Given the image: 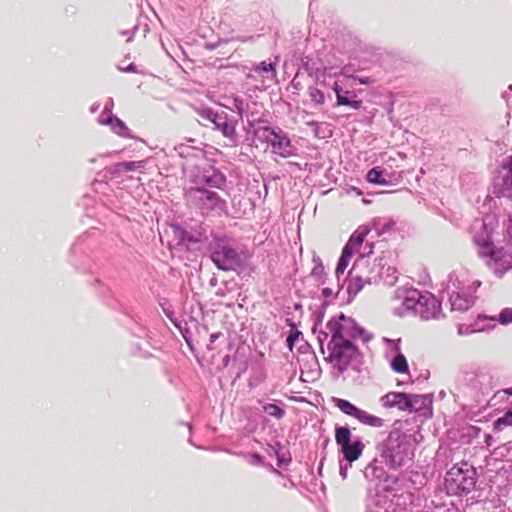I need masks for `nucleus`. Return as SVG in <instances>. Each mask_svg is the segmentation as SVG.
Returning a JSON list of instances; mask_svg holds the SVG:
<instances>
[{
  "label": "nucleus",
  "instance_id": "nucleus-31",
  "mask_svg": "<svg viewBox=\"0 0 512 512\" xmlns=\"http://www.w3.org/2000/svg\"><path fill=\"white\" fill-rule=\"evenodd\" d=\"M507 245L512 246V217H509L506 225Z\"/></svg>",
  "mask_w": 512,
  "mask_h": 512
},
{
  "label": "nucleus",
  "instance_id": "nucleus-30",
  "mask_svg": "<svg viewBox=\"0 0 512 512\" xmlns=\"http://www.w3.org/2000/svg\"><path fill=\"white\" fill-rule=\"evenodd\" d=\"M255 71L259 72H275V64L274 63H267L266 61L261 62L256 68Z\"/></svg>",
  "mask_w": 512,
  "mask_h": 512
},
{
  "label": "nucleus",
  "instance_id": "nucleus-19",
  "mask_svg": "<svg viewBox=\"0 0 512 512\" xmlns=\"http://www.w3.org/2000/svg\"><path fill=\"white\" fill-rule=\"evenodd\" d=\"M353 256L354 255L351 254L350 252L346 251L345 249H342V254H341V257H340V259L338 261L336 270H335V273H336L337 276H339L340 274L344 273V271L348 267V265L350 263V260H351V258Z\"/></svg>",
  "mask_w": 512,
  "mask_h": 512
},
{
  "label": "nucleus",
  "instance_id": "nucleus-16",
  "mask_svg": "<svg viewBox=\"0 0 512 512\" xmlns=\"http://www.w3.org/2000/svg\"><path fill=\"white\" fill-rule=\"evenodd\" d=\"M408 411L419 412L426 408L428 405V398L424 395H409L408 394Z\"/></svg>",
  "mask_w": 512,
  "mask_h": 512
},
{
  "label": "nucleus",
  "instance_id": "nucleus-32",
  "mask_svg": "<svg viewBox=\"0 0 512 512\" xmlns=\"http://www.w3.org/2000/svg\"><path fill=\"white\" fill-rule=\"evenodd\" d=\"M315 134L317 137H321V138H325V137H330L332 135L331 133V130H325V129H322V130H315Z\"/></svg>",
  "mask_w": 512,
  "mask_h": 512
},
{
  "label": "nucleus",
  "instance_id": "nucleus-25",
  "mask_svg": "<svg viewBox=\"0 0 512 512\" xmlns=\"http://www.w3.org/2000/svg\"><path fill=\"white\" fill-rule=\"evenodd\" d=\"M335 92L337 95V102L339 105H351L353 108H359L361 105L360 101H353L350 102L347 97L340 94V91L338 90V86H335Z\"/></svg>",
  "mask_w": 512,
  "mask_h": 512
},
{
  "label": "nucleus",
  "instance_id": "nucleus-6",
  "mask_svg": "<svg viewBox=\"0 0 512 512\" xmlns=\"http://www.w3.org/2000/svg\"><path fill=\"white\" fill-rule=\"evenodd\" d=\"M327 327L332 333L331 341H350L356 331L354 321L341 313L338 319L328 322Z\"/></svg>",
  "mask_w": 512,
  "mask_h": 512
},
{
  "label": "nucleus",
  "instance_id": "nucleus-35",
  "mask_svg": "<svg viewBox=\"0 0 512 512\" xmlns=\"http://www.w3.org/2000/svg\"><path fill=\"white\" fill-rule=\"evenodd\" d=\"M235 130H227V129H224L223 132H224V135L225 136H230L231 134L234 133Z\"/></svg>",
  "mask_w": 512,
  "mask_h": 512
},
{
  "label": "nucleus",
  "instance_id": "nucleus-26",
  "mask_svg": "<svg viewBox=\"0 0 512 512\" xmlns=\"http://www.w3.org/2000/svg\"><path fill=\"white\" fill-rule=\"evenodd\" d=\"M385 273H386L385 282L388 285H394L398 279L397 269L395 267L388 266L385 270Z\"/></svg>",
  "mask_w": 512,
  "mask_h": 512
},
{
  "label": "nucleus",
  "instance_id": "nucleus-5",
  "mask_svg": "<svg viewBox=\"0 0 512 512\" xmlns=\"http://www.w3.org/2000/svg\"><path fill=\"white\" fill-rule=\"evenodd\" d=\"M498 196L512 197V155L502 161L493 180Z\"/></svg>",
  "mask_w": 512,
  "mask_h": 512
},
{
  "label": "nucleus",
  "instance_id": "nucleus-14",
  "mask_svg": "<svg viewBox=\"0 0 512 512\" xmlns=\"http://www.w3.org/2000/svg\"><path fill=\"white\" fill-rule=\"evenodd\" d=\"M384 407H397L401 411H408V394L394 392L382 397Z\"/></svg>",
  "mask_w": 512,
  "mask_h": 512
},
{
  "label": "nucleus",
  "instance_id": "nucleus-36",
  "mask_svg": "<svg viewBox=\"0 0 512 512\" xmlns=\"http://www.w3.org/2000/svg\"><path fill=\"white\" fill-rule=\"evenodd\" d=\"M317 269H319L320 271H322V270H323V266L320 264V265L317 267ZM315 270H316V268L314 269V271H315Z\"/></svg>",
  "mask_w": 512,
  "mask_h": 512
},
{
  "label": "nucleus",
  "instance_id": "nucleus-2",
  "mask_svg": "<svg viewBox=\"0 0 512 512\" xmlns=\"http://www.w3.org/2000/svg\"><path fill=\"white\" fill-rule=\"evenodd\" d=\"M478 254L482 258H489L488 265L498 273L512 269V246L496 248L492 242L484 241L479 244Z\"/></svg>",
  "mask_w": 512,
  "mask_h": 512
},
{
  "label": "nucleus",
  "instance_id": "nucleus-11",
  "mask_svg": "<svg viewBox=\"0 0 512 512\" xmlns=\"http://www.w3.org/2000/svg\"><path fill=\"white\" fill-rule=\"evenodd\" d=\"M192 192H198L201 194V197H199V201L210 210L213 209H224L226 202L224 199H222L218 193L214 191H210L207 189H190L189 193Z\"/></svg>",
  "mask_w": 512,
  "mask_h": 512
},
{
  "label": "nucleus",
  "instance_id": "nucleus-15",
  "mask_svg": "<svg viewBox=\"0 0 512 512\" xmlns=\"http://www.w3.org/2000/svg\"><path fill=\"white\" fill-rule=\"evenodd\" d=\"M451 309L453 311L465 312L474 304V299L471 296H462L460 294H453L450 297Z\"/></svg>",
  "mask_w": 512,
  "mask_h": 512
},
{
  "label": "nucleus",
  "instance_id": "nucleus-28",
  "mask_svg": "<svg viewBox=\"0 0 512 512\" xmlns=\"http://www.w3.org/2000/svg\"><path fill=\"white\" fill-rule=\"evenodd\" d=\"M310 96L317 104H322L325 99L324 94L317 88L310 89Z\"/></svg>",
  "mask_w": 512,
  "mask_h": 512
},
{
  "label": "nucleus",
  "instance_id": "nucleus-9",
  "mask_svg": "<svg viewBox=\"0 0 512 512\" xmlns=\"http://www.w3.org/2000/svg\"><path fill=\"white\" fill-rule=\"evenodd\" d=\"M211 259L217 268L223 271L232 270L239 263L237 251L230 246H222L214 251Z\"/></svg>",
  "mask_w": 512,
  "mask_h": 512
},
{
  "label": "nucleus",
  "instance_id": "nucleus-29",
  "mask_svg": "<svg viewBox=\"0 0 512 512\" xmlns=\"http://www.w3.org/2000/svg\"><path fill=\"white\" fill-rule=\"evenodd\" d=\"M301 334L302 333L300 331L295 330V331L291 332L290 335L287 337V346L290 351L293 350L294 344L298 340V338L300 337Z\"/></svg>",
  "mask_w": 512,
  "mask_h": 512
},
{
  "label": "nucleus",
  "instance_id": "nucleus-22",
  "mask_svg": "<svg viewBox=\"0 0 512 512\" xmlns=\"http://www.w3.org/2000/svg\"><path fill=\"white\" fill-rule=\"evenodd\" d=\"M225 176L219 172L213 173V175L206 177L205 182L215 188H221L225 183Z\"/></svg>",
  "mask_w": 512,
  "mask_h": 512
},
{
  "label": "nucleus",
  "instance_id": "nucleus-1",
  "mask_svg": "<svg viewBox=\"0 0 512 512\" xmlns=\"http://www.w3.org/2000/svg\"><path fill=\"white\" fill-rule=\"evenodd\" d=\"M476 485V471L466 462L454 465L448 472L446 487L451 494L470 493Z\"/></svg>",
  "mask_w": 512,
  "mask_h": 512
},
{
  "label": "nucleus",
  "instance_id": "nucleus-3",
  "mask_svg": "<svg viewBox=\"0 0 512 512\" xmlns=\"http://www.w3.org/2000/svg\"><path fill=\"white\" fill-rule=\"evenodd\" d=\"M335 441L341 447L344 459L350 463L358 460L365 448L360 440L351 443V431L347 427L341 426L335 429Z\"/></svg>",
  "mask_w": 512,
  "mask_h": 512
},
{
  "label": "nucleus",
  "instance_id": "nucleus-4",
  "mask_svg": "<svg viewBox=\"0 0 512 512\" xmlns=\"http://www.w3.org/2000/svg\"><path fill=\"white\" fill-rule=\"evenodd\" d=\"M334 402L336 407L339 408L343 413L355 417L364 425L374 428H379L384 425V420L382 418L357 408L347 400L336 398L334 399Z\"/></svg>",
  "mask_w": 512,
  "mask_h": 512
},
{
  "label": "nucleus",
  "instance_id": "nucleus-18",
  "mask_svg": "<svg viewBox=\"0 0 512 512\" xmlns=\"http://www.w3.org/2000/svg\"><path fill=\"white\" fill-rule=\"evenodd\" d=\"M507 427H512V405L494 422L495 431L501 432Z\"/></svg>",
  "mask_w": 512,
  "mask_h": 512
},
{
  "label": "nucleus",
  "instance_id": "nucleus-34",
  "mask_svg": "<svg viewBox=\"0 0 512 512\" xmlns=\"http://www.w3.org/2000/svg\"><path fill=\"white\" fill-rule=\"evenodd\" d=\"M322 294L325 296V297H330L332 294H333V290L330 289V288H324L322 290Z\"/></svg>",
  "mask_w": 512,
  "mask_h": 512
},
{
  "label": "nucleus",
  "instance_id": "nucleus-12",
  "mask_svg": "<svg viewBox=\"0 0 512 512\" xmlns=\"http://www.w3.org/2000/svg\"><path fill=\"white\" fill-rule=\"evenodd\" d=\"M350 279L347 287V291L349 294H358L366 285H370L378 281V278H383V275L380 274L378 276H367L363 277L360 275H353L352 270L349 272Z\"/></svg>",
  "mask_w": 512,
  "mask_h": 512
},
{
  "label": "nucleus",
  "instance_id": "nucleus-27",
  "mask_svg": "<svg viewBox=\"0 0 512 512\" xmlns=\"http://www.w3.org/2000/svg\"><path fill=\"white\" fill-rule=\"evenodd\" d=\"M499 322L504 325L512 323V309L502 310L499 314Z\"/></svg>",
  "mask_w": 512,
  "mask_h": 512
},
{
  "label": "nucleus",
  "instance_id": "nucleus-21",
  "mask_svg": "<svg viewBox=\"0 0 512 512\" xmlns=\"http://www.w3.org/2000/svg\"><path fill=\"white\" fill-rule=\"evenodd\" d=\"M382 173L383 171L379 167H374L368 171L366 179L370 183L383 184L385 181L381 179Z\"/></svg>",
  "mask_w": 512,
  "mask_h": 512
},
{
  "label": "nucleus",
  "instance_id": "nucleus-37",
  "mask_svg": "<svg viewBox=\"0 0 512 512\" xmlns=\"http://www.w3.org/2000/svg\"><path fill=\"white\" fill-rule=\"evenodd\" d=\"M360 82H361V83H363V84H366V83H367V81H366V80H364V79H361V80H360Z\"/></svg>",
  "mask_w": 512,
  "mask_h": 512
},
{
  "label": "nucleus",
  "instance_id": "nucleus-33",
  "mask_svg": "<svg viewBox=\"0 0 512 512\" xmlns=\"http://www.w3.org/2000/svg\"><path fill=\"white\" fill-rule=\"evenodd\" d=\"M221 335V333H213L210 335V344H213ZM209 349H212L211 345L208 346Z\"/></svg>",
  "mask_w": 512,
  "mask_h": 512
},
{
  "label": "nucleus",
  "instance_id": "nucleus-23",
  "mask_svg": "<svg viewBox=\"0 0 512 512\" xmlns=\"http://www.w3.org/2000/svg\"><path fill=\"white\" fill-rule=\"evenodd\" d=\"M119 171H133L144 167L143 161L122 162L116 165Z\"/></svg>",
  "mask_w": 512,
  "mask_h": 512
},
{
  "label": "nucleus",
  "instance_id": "nucleus-13",
  "mask_svg": "<svg viewBox=\"0 0 512 512\" xmlns=\"http://www.w3.org/2000/svg\"><path fill=\"white\" fill-rule=\"evenodd\" d=\"M370 230L367 227L361 226L350 236L348 242L345 244L343 249L355 255L360 252L365 238L369 234Z\"/></svg>",
  "mask_w": 512,
  "mask_h": 512
},
{
  "label": "nucleus",
  "instance_id": "nucleus-20",
  "mask_svg": "<svg viewBox=\"0 0 512 512\" xmlns=\"http://www.w3.org/2000/svg\"><path fill=\"white\" fill-rule=\"evenodd\" d=\"M100 123L103 125H109L112 128H125L120 119L112 117L108 112L101 114Z\"/></svg>",
  "mask_w": 512,
  "mask_h": 512
},
{
  "label": "nucleus",
  "instance_id": "nucleus-17",
  "mask_svg": "<svg viewBox=\"0 0 512 512\" xmlns=\"http://www.w3.org/2000/svg\"><path fill=\"white\" fill-rule=\"evenodd\" d=\"M391 368L399 374H409V366L406 357L403 354H397L391 361Z\"/></svg>",
  "mask_w": 512,
  "mask_h": 512
},
{
  "label": "nucleus",
  "instance_id": "nucleus-8",
  "mask_svg": "<svg viewBox=\"0 0 512 512\" xmlns=\"http://www.w3.org/2000/svg\"><path fill=\"white\" fill-rule=\"evenodd\" d=\"M268 134L265 135L267 141L271 145L272 152L281 157H289L293 154V147L290 139L283 133V130H263Z\"/></svg>",
  "mask_w": 512,
  "mask_h": 512
},
{
  "label": "nucleus",
  "instance_id": "nucleus-7",
  "mask_svg": "<svg viewBox=\"0 0 512 512\" xmlns=\"http://www.w3.org/2000/svg\"><path fill=\"white\" fill-rule=\"evenodd\" d=\"M333 347L331 349V357L337 361L339 367H347L356 357L357 348L350 341H331Z\"/></svg>",
  "mask_w": 512,
  "mask_h": 512
},
{
  "label": "nucleus",
  "instance_id": "nucleus-10",
  "mask_svg": "<svg viewBox=\"0 0 512 512\" xmlns=\"http://www.w3.org/2000/svg\"><path fill=\"white\" fill-rule=\"evenodd\" d=\"M403 304L408 309H414L418 313H422L424 306L431 304L435 306V299L431 295H422L418 290H413L405 297Z\"/></svg>",
  "mask_w": 512,
  "mask_h": 512
},
{
  "label": "nucleus",
  "instance_id": "nucleus-24",
  "mask_svg": "<svg viewBox=\"0 0 512 512\" xmlns=\"http://www.w3.org/2000/svg\"><path fill=\"white\" fill-rule=\"evenodd\" d=\"M263 409L267 414L274 416L277 419H281L285 414V411L276 404H266Z\"/></svg>",
  "mask_w": 512,
  "mask_h": 512
}]
</instances>
